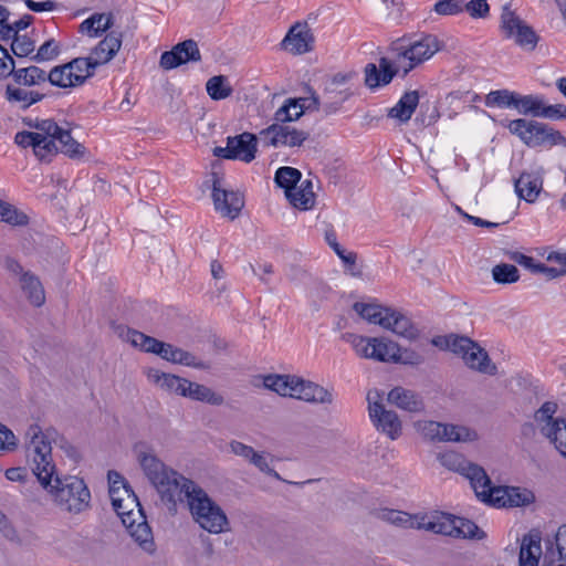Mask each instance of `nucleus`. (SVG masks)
<instances>
[{
	"instance_id": "f257e3e1",
	"label": "nucleus",
	"mask_w": 566,
	"mask_h": 566,
	"mask_svg": "<svg viewBox=\"0 0 566 566\" xmlns=\"http://www.w3.org/2000/svg\"><path fill=\"white\" fill-rule=\"evenodd\" d=\"M446 469L469 480L476 497L484 504L496 507H522L535 502V494L525 488L494 485L484 468L476 462H441Z\"/></svg>"
},
{
	"instance_id": "f03ea898",
	"label": "nucleus",
	"mask_w": 566,
	"mask_h": 566,
	"mask_svg": "<svg viewBox=\"0 0 566 566\" xmlns=\"http://www.w3.org/2000/svg\"><path fill=\"white\" fill-rule=\"evenodd\" d=\"M31 475L49 491L54 502L71 513H81L90 506L91 492L83 479L59 474L55 462H34Z\"/></svg>"
},
{
	"instance_id": "7ed1b4c3",
	"label": "nucleus",
	"mask_w": 566,
	"mask_h": 566,
	"mask_svg": "<svg viewBox=\"0 0 566 566\" xmlns=\"http://www.w3.org/2000/svg\"><path fill=\"white\" fill-rule=\"evenodd\" d=\"M185 490L184 499L187 501L191 516L199 526L211 533L219 534L229 524L223 510L209 494L195 483H189Z\"/></svg>"
},
{
	"instance_id": "20e7f679",
	"label": "nucleus",
	"mask_w": 566,
	"mask_h": 566,
	"mask_svg": "<svg viewBox=\"0 0 566 566\" xmlns=\"http://www.w3.org/2000/svg\"><path fill=\"white\" fill-rule=\"evenodd\" d=\"M389 51L392 59H379V66L369 63L365 67V84L369 88L388 85L392 78L402 71L405 77V69L411 63L409 42L399 39L391 43Z\"/></svg>"
},
{
	"instance_id": "39448f33",
	"label": "nucleus",
	"mask_w": 566,
	"mask_h": 566,
	"mask_svg": "<svg viewBox=\"0 0 566 566\" xmlns=\"http://www.w3.org/2000/svg\"><path fill=\"white\" fill-rule=\"evenodd\" d=\"M145 475L160 494L164 502L176 505L184 501L185 490L193 483L177 471L168 468L166 462H140Z\"/></svg>"
},
{
	"instance_id": "423d86ee",
	"label": "nucleus",
	"mask_w": 566,
	"mask_h": 566,
	"mask_svg": "<svg viewBox=\"0 0 566 566\" xmlns=\"http://www.w3.org/2000/svg\"><path fill=\"white\" fill-rule=\"evenodd\" d=\"M507 128L528 147H538L545 144L566 145V138L558 130L535 120L514 119L509 123Z\"/></svg>"
},
{
	"instance_id": "0eeeda50",
	"label": "nucleus",
	"mask_w": 566,
	"mask_h": 566,
	"mask_svg": "<svg viewBox=\"0 0 566 566\" xmlns=\"http://www.w3.org/2000/svg\"><path fill=\"white\" fill-rule=\"evenodd\" d=\"M380 398L378 390L369 391L367 395L370 420L378 431L395 440L401 436L402 423L396 411L385 408Z\"/></svg>"
},
{
	"instance_id": "6e6552de",
	"label": "nucleus",
	"mask_w": 566,
	"mask_h": 566,
	"mask_svg": "<svg viewBox=\"0 0 566 566\" xmlns=\"http://www.w3.org/2000/svg\"><path fill=\"white\" fill-rule=\"evenodd\" d=\"M259 137L266 147H301L310 137L305 130L291 125L273 123L259 133Z\"/></svg>"
},
{
	"instance_id": "1a4fd4ad",
	"label": "nucleus",
	"mask_w": 566,
	"mask_h": 566,
	"mask_svg": "<svg viewBox=\"0 0 566 566\" xmlns=\"http://www.w3.org/2000/svg\"><path fill=\"white\" fill-rule=\"evenodd\" d=\"M256 145L258 137L252 133L244 132L227 137V146L214 147L212 154L218 158L251 163L255 158Z\"/></svg>"
},
{
	"instance_id": "9d476101",
	"label": "nucleus",
	"mask_w": 566,
	"mask_h": 566,
	"mask_svg": "<svg viewBox=\"0 0 566 566\" xmlns=\"http://www.w3.org/2000/svg\"><path fill=\"white\" fill-rule=\"evenodd\" d=\"M212 199L214 209L223 217L234 220L244 207V199L240 192L227 190L221 187V178L212 174Z\"/></svg>"
},
{
	"instance_id": "9b49d317",
	"label": "nucleus",
	"mask_w": 566,
	"mask_h": 566,
	"mask_svg": "<svg viewBox=\"0 0 566 566\" xmlns=\"http://www.w3.org/2000/svg\"><path fill=\"white\" fill-rule=\"evenodd\" d=\"M57 431L54 428H48L45 431L38 424L31 423L24 432V449L27 457L33 460H46L52 452V441Z\"/></svg>"
},
{
	"instance_id": "f8f14e48",
	"label": "nucleus",
	"mask_w": 566,
	"mask_h": 566,
	"mask_svg": "<svg viewBox=\"0 0 566 566\" xmlns=\"http://www.w3.org/2000/svg\"><path fill=\"white\" fill-rule=\"evenodd\" d=\"M14 143L23 148L32 147L33 154L41 161H50L51 157L59 153L54 138L41 133L19 132L14 136Z\"/></svg>"
},
{
	"instance_id": "ddd939ff",
	"label": "nucleus",
	"mask_w": 566,
	"mask_h": 566,
	"mask_svg": "<svg viewBox=\"0 0 566 566\" xmlns=\"http://www.w3.org/2000/svg\"><path fill=\"white\" fill-rule=\"evenodd\" d=\"M314 34L307 22L294 23L280 43V48L293 55H301L313 50Z\"/></svg>"
},
{
	"instance_id": "4468645a",
	"label": "nucleus",
	"mask_w": 566,
	"mask_h": 566,
	"mask_svg": "<svg viewBox=\"0 0 566 566\" xmlns=\"http://www.w3.org/2000/svg\"><path fill=\"white\" fill-rule=\"evenodd\" d=\"M201 54L195 40L188 39L161 54L159 65L164 70L176 69L187 62H199Z\"/></svg>"
},
{
	"instance_id": "2eb2a0df",
	"label": "nucleus",
	"mask_w": 566,
	"mask_h": 566,
	"mask_svg": "<svg viewBox=\"0 0 566 566\" xmlns=\"http://www.w3.org/2000/svg\"><path fill=\"white\" fill-rule=\"evenodd\" d=\"M295 389L293 398L304 400L306 402L317 403V405H332L334 401L333 392L310 380H304L303 378L296 377Z\"/></svg>"
},
{
	"instance_id": "dca6fc26",
	"label": "nucleus",
	"mask_w": 566,
	"mask_h": 566,
	"mask_svg": "<svg viewBox=\"0 0 566 566\" xmlns=\"http://www.w3.org/2000/svg\"><path fill=\"white\" fill-rule=\"evenodd\" d=\"M408 42L411 51V63L406 66L405 75L440 50V41L432 34H427L419 40Z\"/></svg>"
},
{
	"instance_id": "f3484780",
	"label": "nucleus",
	"mask_w": 566,
	"mask_h": 566,
	"mask_svg": "<svg viewBox=\"0 0 566 566\" xmlns=\"http://www.w3.org/2000/svg\"><path fill=\"white\" fill-rule=\"evenodd\" d=\"M387 401L390 405L411 413H419L424 410L422 397L416 391L401 386L394 387L388 392Z\"/></svg>"
},
{
	"instance_id": "a211bd4d",
	"label": "nucleus",
	"mask_w": 566,
	"mask_h": 566,
	"mask_svg": "<svg viewBox=\"0 0 566 566\" xmlns=\"http://www.w3.org/2000/svg\"><path fill=\"white\" fill-rule=\"evenodd\" d=\"M542 534L533 528L522 538L518 554V566H538L542 555L541 548Z\"/></svg>"
},
{
	"instance_id": "6ab92c4d",
	"label": "nucleus",
	"mask_w": 566,
	"mask_h": 566,
	"mask_svg": "<svg viewBox=\"0 0 566 566\" xmlns=\"http://www.w3.org/2000/svg\"><path fill=\"white\" fill-rule=\"evenodd\" d=\"M382 327L408 339H415L419 334L409 317L391 307L387 308L385 312V323Z\"/></svg>"
},
{
	"instance_id": "aec40b11",
	"label": "nucleus",
	"mask_w": 566,
	"mask_h": 566,
	"mask_svg": "<svg viewBox=\"0 0 566 566\" xmlns=\"http://www.w3.org/2000/svg\"><path fill=\"white\" fill-rule=\"evenodd\" d=\"M122 46V33L109 32L93 50L91 57L97 66L109 62Z\"/></svg>"
},
{
	"instance_id": "412c9836",
	"label": "nucleus",
	"mask_w": 566,
	"mask_h": 566,
	"mask_svg": "<svg viewBox=\"0 0 566 566\" xmlns=\"http://www.w3.org/2000/svg\"><path fill=\"white\" fill-rule=\"evenodd\" d=\"M325 239L328 245L333 249V251L337 254V256L344 263L345 270L355 277H360L363 275L361 266L357 264V253L353 251H346L342 248V245L337 242L335 232H326Z\"/></svg>"
},
{
	"instance_id": "4be33fe9",
	"label": "nucleus",
	"mask_w": 566,
	"mask_h": 566,
	"mask_svg": "<svg viewBox=\"0 0 566 566\" xmlns=\"http://www.w3.org/2000/svg\"><path fill=\"white\" fill-rule=\"evenodd\" d=\"M514 186L520 198L526 202H534L543 188V180L533 174L523 172Z\"/></svg>"
},
{
	"instance_id": "5701e85b",
	"label": "nucleus",
	"mask_w": 566,
	"mask_h": 566,
	"mask_svg": "<svg viewBox=\"0 0 566 566\" xmlns=\"http://www.w3.org/2000/svg\"><path fill=\"white\" fill-rule=\"evenodd\" d=\"M51 137L54 138L55 143H59V151L67 157L78 159L84 156L85 147L72 137L69 129H64L56 124V132H53Z\"/></svg>"
},
{
	"instance_id": "b1692460",
	"label": "nucleus",
	"mask_w": 566,
	"mask_h": 566,
	"mask_svg": "<svg viewBox=\"0 0 566 566\" xmlns=\"http://www.w3.org/2000/svg\"><path fill=\"white\" fill-rule=\"evenodd\" d=\"M353 95L349 88H338L335 85H326L323 92L322 111L325 115L338 112L343 104Z\"/></svg>"
},
{
	"instance_id": "393cba45",
	"label": "nucleus",
	"mask_w": 566,
	"mask_h": 566,
	"mask_svg": "<svg viewBox=\"0 0 566 566\" xmlns=\"http://www.w3.org/2000/svg\"><path fill=\"white\" fill-rule=\"evenodd\" d=\"M119 336L125 337L134 347H138L146 353L157 354L164 342L145 335L142 332L118 326Z\"/></svg>"
},
{
	"instance_id": "a878e982",
	"label": "nucleus",
	"mask_w": 566,
	"mask_h": 566,
	"mask_svg": "<svg viewBox=\"0 0 566 566\" xmlns=\"http://www.w3.org/2000/svg\"><path fill=\"white\" fill-rule=\"evenodd\" d=\"M148 378L168 392H174L179 396H182L186 392L185 388L188 380L186 378L161 373L157 369H150L148 371Z\"/></svg>"
},
{
	"instance_id": "bb28decb",
	"label": "nucleus",
	"mask_w": 566,
	"mask_h": 566,
	"mask_svg": "<svg viewBox=\"0 0 566 566\" xmlns=\"http://www.w3.org/2000/svg\"><path fill=\"white\" fill-rule=\"evenodd\" d=\"M419 104V94L417 91L406 92L398 103L390 108L388 116L391 118H397L401 123H407L412 114L415 113L417 106Z\"/></svg>"
},
{
	"instance_id": "cd10ccee",
	"label": "nucleus",
	"mask_w": 566,
	"mask_h": 566,
	"mask_svg": "<svg viewBox=\"0 0 566 566\" xmlns=\"http://www.w3.org/2000/svg\"><path fill=\"white\" fill-rule=\"evenodd\" d=\"M185 389L186 392L182 395V397H187L196 401L207 402L211 406H221L224 402L223 396L205 385L187 380Z\"/></svg>"
},
{
	"instance_id": "c85d7f7f",
	"label": "nucleus",
	"mask_w": 566,
	"mask_h": 566,
	"mask_svg": "<svg viewBox=\"0 0 566 566\" xmlns=\"http://www.w3.org/2000/svg\"><path fill=\"white\" fill-rule=\"evenodd\" d=\"M464 363L472 369L488 375L496 374V366L491 363L488 353L473 342V348L464 354Z\"/></svg>"
},
{
	"instance_id": "c756f323",
	"label": "nucleus",
	"mask_w": 566,
	"mask_h": 566,
	"mask_svg": "<svg viewBox=\"0 0 566 566\" xmlns=\"http://www.w3.org/2000/svg\"><path fill=\"white\" fill-rule=\"evenodd\" d=\"M296 376L271 374L263 376L264 388L283 397L293 398Z\"/></svg>"
},
{
	"instance_id": "7c9ffc66",
	"label": "nucleus",
	"mask_w": 566,
	"mask_h": 566,
	"mask_svg": "<svg viewBox=\"0 0 566 566\" xmlns=\"http://www.w3.org/2000/svg\"><path fill=\"white\" fill-rule=\"evenodd\" d=\"M48 81L62 88L75 87L85 83V76L72 72L70 69H64L63 65L54 66L48 74Z\"/></svg>"
},
{
	"instance_id": "2f4dec72",
	"label": "nucleus",
	"mask_w": 566,
	"mask_h": 566,
	"mask_svg": "<svg viewBox=\"0 0 566 566\" xmlns=\"http://www.w3.org/2000/svg\"><path fill=\"white\" fill-rule=\"evenodd\" d=\"M20 285L30 301L34 306H41L45 301V294L43 286L38 276L31 272H23L20 277Z\"/></svg>"
},
{
	"instance_id": "473e14b6",
	"label": "nucleus",
	"mask_w": 566,
	"mask_h": 566,
	"mask_svg": "<svg viewBox=\"0 0 566 566\" xmlns=\"http://www.w3.org/2000/svg\"><path fill=\"white\" fill-rule=\"evenodd\" d=\"M11 76L17 85L24 86H33L48 81L45 71L35 65L18 70L14 67Z\"/></svg>"
},
{
	"instance_id": "72a5a7b5",
	"label": "nucleus",
	"mask_w": 566,
	"mask_h": 566,
	"mask_svg": "<svg viewBox=\"0 0 566 566\" xmlns=\"http://www.w3.org/2000/svg\"><path fill=\"white\" fill-rule=\"evenodd\" d=\"M486 536V533L475 522L467 517L457 516L454 538L482 541Z\"/></svg>"
},
{
	"instance_id": "f704fd0d",
	"label": "nucleus",
	"mask_w": 566,
	"mask_h": 566,
	"mask_svg": "<svg viewBox=\"0 0 566 566\" xmlns=\"http://www.w3.org/2000/svg\"><path fill=\"white\" fill-rule=\"evenodd\" d=\"M432 344L434 346L447 348L453 352L454 354H459L464 357V354H468L470 349L473 348V340L465 336H449V337H437L432 339Z\"/></svg>"
},
{
	"instance_id": "c9c22d12",
	"label": "nucleus",
	"mask_w": 566,
	"mask_h": 566,
	"mask_svg": "<svg viewBox=\"0 0 566 566\" xmlns=\"http://www.w3.org/2000/svg\"><path fill=\"white\" fill-rule=\"evenodd\" d=\"M557 409L558 405L555 401H546L535 411L534 421L539 428L541 432L546 424H548V427H556L560 426V423H564L563 418L554 417V415L557 412Z\"/></svg>"
},
{
	"instance_id": "e433bc0d",
	"label": "nucleus",
	"mask_w": 566,
	"mask_h": 566,
	"mask_svg": "<svg viewBox=\"0 0 566 566\" xmlns=\"http://www.w3.org/2000/svg\"><path fill=\"white\" fill-rule=\"evenodd\" d=\"M130 530L132 537L147 552H151L154 547V539L151 528L146 521L138 523L135 527V521L129 517L127 524H124Z\"/></svg>"
},
{
	"instance_id": "4c0bfd02",
	"label": "nucleus",
	"mask_w": 566,
	"mask_h": 566,
	"mask_svg": "<svg viewBox=\"0 0 566 566\" xmlns=\"http://www.w3.org/2000/svg\"><path fill=\"white\" fill-rule=\"evenodd\" d=\"M373 342L374 347L370 350V359L384 363L394 361L395 355L400 352L397 344L385 338L373 337Z\"/></svg>"
},
{
	"instance_id": "58836bf2",
	"label": "nucleus",
	"mask_w": 566,
	"mask_h": 566,
	"mask_svg": "<svg viewBox=\"0 0 566 566\" xmlns=\"http://www.w3.org/2000/svg\"><path fill=\"white\" fill-rule=\"evenodd\" d=\"M208 95L213 101L226 99L232 95L233 88L230 85L228 77L224 75H214L206 83Z\"/></svg>"
},
{
	"instance_id": "ea45409f",
	"label": "nucleus",
	"mask_w": 566,
	"mask_h": 566,
	"mask_svg": "<svg viewBox=\"0 0 566 566\" xmlns=\"http://www.w3.org/2000/svg\"><path fill=\"white\" fill-rule=\"evenodd\" d=\"M353 308L361 318L382 327L385 323V312L388 307L379 304L356 302Z\"/></svg>"
},
{
	"instance_id": "a19ab883",
	"label": "nucleus",
	"mask_w": 566,
	"mask_h": 566,
	"mask_svg": "<svg viewBox=\"0 0 566 566\" xmlns=\"http://www.w3.org/2000/svg\"><path fill=\"white\" fill-rule=\"evenodd\" d=\"M478 434L464 426L442 423L441 441L447 442H468L474 441Z\"/></svg>"
},
{
	"instance_id": "79ce46f5",
	"label": "nucleus",
	"mask_w": 566,
	"mask_h": 566,
	"mask_svg": "<svg viewBox=\"0 0 566 566\" xmlns=\"http://www.w3.org/2000/svg\"><path fill=\"white\" fill-rule=\"evenodd\" d=\"M302 174L298 169L293 167H281L276 170L274 181L277 187L285 190V195L293 191L297 182L301 180Z\"/></svg>"
},
{
	"instance_id": "37998d69",
	"label": "nucleus",
	"mask_w": 566,
	"mask_h": 566,
	"mask_svg": "<svg viewBox=\"0 0 566 566\" xmlns=\"http://www.w3.org/2000/svg\"><path fill=\"white\" fill-rule=\"evenodd\" d=\"M457 515L450 513H441V516L426 524V530L436 534L454 537Z\"/></svg>"
},
{
	"instance_id": "c03bdc74",
	"label": "nucleus",
	"mask_w": 566,
	"mask_h": 566,
	"mask_svg": "<svg viewBox=\"0 0 566 566\" xmlns=\"http://www.w3.org/2000/svg\"><path fill=\"white\" fill-rule=\"evenodd\" d=\"M542 434L546 437L559 453L566 458V420L560 426L552 427L548 424L542 429Z\"/></svg>"
},
{
	"instance_id": "a18cd8bd",
	"label": "nucleus",
	"mask_w": 566,
	"mask_h": 566,
	"mask_svg": "<svg viewBox=\"0 0 566 566\" xmlns=\"http://www.w3.org/2000/svg\"><path fill=\"white\" fill-rule=\"evenodd\" d=\"M515 43L522 48L534 50L539 38L536 32L525 21L512 34Z\"/></svg>"
},
{
	"instance_id": "49530a36",
	"label": "nucleus",
	"mask_w": 566,
	"mask_h": 566,
	"mask_svg": "<svg viewBox=\"0 0 566 566\" xmlns=\"http://www.w3.org/2000/svg\"><path fill=\"white\" fill-rule=\"evenodd\" d=\"M492 277L499 284H511L518 281L520 272L513 264L500 263L493 266Z\"/></svg>"
},
{
	"instance_id": "de8ad7c7",
	"label": "nucleus",
	"mask_w": 566,
	"mask_h": 566,
	"mask_svg": "<svg viewBox=\"0 0 566 566\" xmlns=\"http://www.w3.org/2000/svg\"><path fill=\"white\" fill-rule=\"evenodd\" d=\"M343 338L353 346L359 357L370 359V350L374 347L373 337L347 333Z\"/></svg>"
},
{
	"instance_id": "09e8293b",
	"label": "nucleus",
	"mask_w": 566,
	"mask_h": 566,
	"mask_svg": "<svg viewBox=\"0 0 566 566\" xmlns=\"http://www.w3.org/2000/svg\"><path fill=\"white\" fill-rule=\"evenodd\" d=\"M0 221L12 226H24L29 219L25 213L19 211L14 206L0 200Z\"/></svg>"
},
{
	"instance_id": "8fccbe9b",
	"label": "nucleus",
	"mask_w": 566,
	"mask_h": 566,
	"mask_svg": "<svg viewBox=\"0 0 566 566\" xmlns=\"http://www.w3.org/2000/svg\"><path fill=\"white\" fill-rule=\"evenodd\" d=\"M523 21L524 20H522L515 11L511 9L510 4L503 6L501 13V30L506 38H512L513 32L523 23Z\"/></svg>"
},
{
	"instance_id": "3c124183",
	"label": "nucleus",
	"mask_w": 566,
	"mask_h": 566,
	"mask_svg": "<svg viewBox=\"0 0 566 566\" xmlns=\"http://www.w3.org/2000/svg\"><path fill=\"white\" fill-rule=\"evenodd\" d=\"M516 103V94L507 90L490 92L485 97V105L489 107H511Z\"/></svg>"
},
{
	"instance_id": "603ef678",
	"label": "nucleus",
	"mask_w": 566,
	"mask_h": 566,
	"mask_svg": "<svg viewBox=\"0 0 566 566\" xmlns=\"http://www.w3.org/2000/svg\"><path fill=\"white\" fill-rule=\"evenodd\" d=\"M96 67L97 64L91 56L75 57L64 64V69H70L72 72L82 74V76H85V80L94 75Z\"/></svg>"
},
{
	"instance_id": "864d4df0",
	"label": "nucleus",
	"mask_w": 566,
	"mask_h": 566,
	"mask_svg": "<svg viewBox=\"0 0 566 566\" xmlns=\"http://www.w3.org/2000/svg\"><path fill=\"white\" fill-rule=\"evenodd\" d=\"M286 198L293 207L300 210H308L315 202V195L313 191L306 190L302 192L297 187L293 188V191L289 192Z\"/></svg>"
},
{
	"instance_id": "5fc2aeb1",
	"label": "nucleus",
	"mask_w": 566,
	"mask_h": 566,
	"mask_svg": "<svg viewBox=\"0 0 566 566\" xmlns=\"http://www.w3.org/2000/svg\"><path fill=\"white\" fill-rule=\"evenodd\" d=\"M515 108L518 109L522 114H532L534 116H542V111L544 108L543 103L531 95L518 97L516 95V103L514 105Z\"/></svg>"
},
{
	"instance_id": "6e6d98bb",
	"label": "nucleus",
	"mask_w": 566,
	"mask_h": 566,
	"mask_svg": "<svg viewBox=\"0 0 566 566\" xmlns=\"http://www.w3.org/2000/svg\"><path fill=\"white\" fill-rule=\"evenodd\" d=\"M4 95L8 102L18 105L23 111L31 106V102L29 99V91L24 88L9 84L7 85Z\"/></svg>"
},
{
	"instance_id": "4d7b16f0",
	"label": "nucleus",
	"mask_w": 566,
	"mask_h": 566,
	"mask_svg": "<svg viewBox=\"0 0 566 566\" xmlns=\"http://www.w3.org/2000/svg\"><path fill=\"white\" fill-rule=\"evenodd\" d=\"M34 49V41L27 35L17 34L11 43V51L17 57L32 56Z\"/></svg>"
},
{
	"instance_id": "13d9d810",
	"label": "nucleus",
	"mask_w": 566,
	"mask_h": 566,
	"mask_svg": "<svg viewBox=\"0 0 566 566\" xmlns=\"http://www.w3.org/2000/svg\"><path fill=\"white\" fill-rule=\"evenodd\" d=\"M60 54V46L54 39L45 41L38 50V52L30 56L34 62H45L55 59Z\"/></svg>"
},
{
	"instance_id": "bf43d9fd",
	"label": "nucleus",
	"mask_w": 566,
	"mask_h": 566,
	"mask_svg": "<svg viewBox=\"0 0 566 566\" xmlns=\"http://www.w3.org/2000/svg\"><path fill=\"white\" fill-rule=\"evenodd\" d=\"M433 10L439 15H455L464 11V0H439Z\"/></svg>"
},
{
	"instance_id": "052dcab7",
	"label": "nucleus",
	"mask_w": 566,
	"mask_h": 566,
	"mask_svg": "<svg viewBox=\"0 0 566 566\" xmlns=\"http://www.w3.org/2000/svg\"><path fill=\"white\" fill-rule=\"evenodd\" d=\"M175 364L192 367L196 369H209L210 364L197 358L192 353L179 348Z\"/></svg>"
},
{
	"instance_id": "680f3d73",
	"label": "nucleus",
	"mask_w": 566,
	"mask_h": 566,
	"mask_svg": "<svg viewBox=\"0 0 566 566\" xmlns=\"http://www.w3.org/2000/svg\"><path fill=\"white\" fill-rule=\"evenodd\" d=\"M464 10L472 19H486L490 15V6L486 0H470L464 2Z\"/></svg>"
},
{
	"instance_id": "e2e57ef3",
	"label": "nucleus",
	"mask_w": 566,
	"mask_h": 566,
	"mask_svg": "<svg viewBox=\"0 0 566 566\" xmlns=\"http://www.w3.org/2000/svg\"><path fill=\"white\" fill-rule=\"evenodd\" d=\"M418 429L422 436L432 441H441L442 423L437 421L418 422Z\"/></svg>"
},
{
	"instance_id": "0e129e2a",
	"label": "nucleus",
	"mask_w": 566,
	"mask_h": 566,
	"mask_svg": "<svg viewBox=\"0 0 566 566\" xmlns=\"http://www.w3.org/2000/svg\"><path fill=\"white\" fill-rule=\"evenodd\" d=\"M22 122L30 128L36 129V133H41L43 135L51 136L53 132H56V123L53 119H32L30 117H24Z\"/></svg>"
},
{
	"instance_id": "69168bd1",
	"label": "nucleus",
	"mask_w": 566,
	"mask_h": 566,
	"mask_svg": "<svg viewBox=\"0 0 566 566\" xmlns=\"http://www.w3.org/2000/svg\"><path fill=\"white\" fill-rule=\"evenodd\" d=\"M423 361H424V357L421 354H419L412 349H405L401 353L398 352L395 355V360H394V363H400L403 365H411V366L421 365V364H423Z\"/></svg>"
},
{
	"instance_id": "338daca9",
	"label": "nucleus",
	"mask_w": 566,
	"mask_h": 566,
	"mask_svg": "<svg viewBox=\"0 0 566 566\" xmlns=\"http://www.w3.org/2000/svg\"><path fill=\"white\" fill-rule=\"evenodd\" d=\"M230 447L234 455L242 457L249 460H263L262 455L255 452L251 447L245 446L241 442L232 441Z\"/></svg>"
},
{
	"instance_id": "774afa93",
	"label": "nucleus",
	"mask_w": 566,
	"mask_h": 566,
	"mask_svg": "<svg viewBox=\"0 0 566 566\" xmlns=\"http://www.w3.org/2000/svg\"><path fill=\"white\" fill-rule=\"evenodd\" d=\"M553 539L557 547L558 559L566 563V524L558 527Z\"/></svg>"
}]
</instances>
